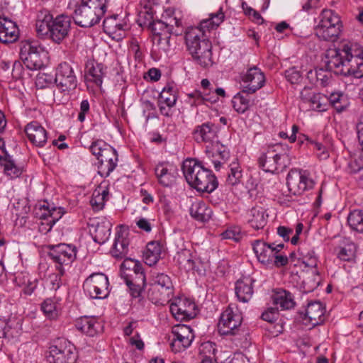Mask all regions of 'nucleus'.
<instances>
[{"mask_svg":"<svg viewBox=\"0 0 363 363\" xmlns=\"http://www.w3.org/2000/svg\"><path fill=\"white\" fill-rule=\"evenodd\" d=\"M182 171L188 184L197 191L211 193L218 187L216 176L197 160H184Z\"/></svg>","mask_w":363,"mask_h":363,"instance_id":"f257e3e1","label":"nucleus"},{"mask_svg":"<svg viewBox=\"0 0 363 363\" xmlns=\"http://www.w3.org/2000/svg\"><path fill=\"white\" fill-rule=\"evenodd\" d=\"M185 43L187 50L197 64L204 68L212 66V44L206 38L202 30L189 28L185 33Z\"/></svg>","mask_w":363,"mask_h":363,"instance_id":"f03ea898","label":"nucleus"},{"mask_svg":"<svg viewBox=\"0 0 363 363\" xmlns=\"http://www.w3.org/2000/svg\"><path fill=\"white\" fill-rule=\"evenodd\" d=\"M242 315L236 306L230 304L221 313L218 330L221 335L233 336L239 342L247 340V331L242 325Z\"/></svg>","mask_w":363,"mask_h":363,"instance_id":"7ed1b4c3","label":"nucleus"},{"mask_svg":"<svg viewBox=\"0 0 363 363\" xmlns=\"http://www.w3.org/2000/svg\"><path fill=\"white\" fill-rule=\"evenodd\" d=\"M325 58V67L334 74L355 79L363 77V60L344 58L337 50L328 51Z\"/></svg>","mask_w":363,"mask_h":363,"instance_id":"20e7f679","label":"nucleus"},{"mask_svg":"<svg viewBox=\"0 0 363 363\" xmlns=\"http://www.w3.org/2000/svg\"><path fill=\"white\" fill-rule=\"evenodd\" d=\"M259 167L264 172L279 174L284 172L291 164L289 151L284 149L281 144L269 146L258 159Z\"/></svg>","mask_w":363,"mask_h":363,"instance_id":"39448f33","label":"nucleus"},{"mask_svg":"<svg viewBox=\"0 0 363 363\" xmlns=\"http://www.w3.org/2000/svg\"><path fill=\"white\" fill-rule=\"evenodd\" d=\"M174 291L171 278L164 273H157L153 276L147 297L153 303L164 306L173 297Z\"/></svg>","mask_w":363,"mask_h":363,"instance_id":"423d86ee","label":"nucleus"},{"mask_svg":"<svg viewBox=\"0 0 363 363\" xmlns=\"http://www.w3.org/2000/svg\"><path fill=\"white\" fill-rule=\"evenodd\" d=\"M315 28L316 35L325 41H335L339 37L342 23L340 17L331 9H323Z\"/></svg>","mask_w":363,"mask_h":363,"instance_id":"0eeeda50","label":"nucleus"},{"mask_svg":"<svg viewBox=\"0 0 363 363\" xmlns=\"http://www.w3.org/2000/svg\"><path fill=\"white\" fill-rule=\"evenodd\" d=\"M48 256L55 263V268L61 275H64L66 268L76 259L77 249L71 244L60 243L58 245H48Z\"/></svg>","mask_w":363,"mask_h":363,"instance_id":"6e6552de","label":"nucleus"},{"mask_svg":"<svg viewBox=\"0 0 363 363\" xmlns=\"http://www.w3.org/2000/svg\"><path fill=\"white\" fill-rule=\"evenodd\" d=\"M77 352L73 344L65 338H59L49 347L47 359L50 363H75Z\"/></svg>","mask_w":363,"mask_h":363,"instance_id":"1a4fd4ad","label":"nucleus"},{"mask_svg":"<svg viewBox=\"0 0 363 363\" xmlns=\"http://www.w3.org/2000/svg\"><path fill=\"white\" fill-rule=\"evenodd\" d=\"M42 55H45L43 49L37 43L29 40L21 43L20 57L28 69L37 70L43 68L44 62Z\"/></svg>","mask_w":363,"mask_h":363,"instance_id":"9d476101","label":"nucleus"},{"mask_svg":"<svg viewBox=\"0 0 363 363\" xmlns=\"http://www.w3.org/2000/svg\"><path fill=\"white\" fill-rule=\"evenodd\" d=\"M108 277L103 273H94L88 277L84 284V291L91 298L103 299L109 294Z\"/></svg>","mask_w":363,"mask_h":363,"instance_id":"9b49d317","label":"nucleus"},{"mask_svg":"<svg viewBox=\"0 0 363 363\" xmlns=\"http://www.w3.org/2000/svg\"><path fill=\"white\" fill-rule=\"evenodd\" d=\"M288 189L293 195H301L312 189L315 184L306 170H291L286 177Z\"/></svg>","mask_w":363,"mask_h":363,"instance_id":"f8f14e48","label":"nucleus"},{"mask_svg":"<svg viewBox=\"0 0 363 363\" xmlns=\"http://www.w3.org/2000/svg\"><path fill=\"white\" fill-rule=\"evenodd\" d=\"M54 82L62 92L69 91L77 87V77L68 62H63L58 65Z\"/></svg>","mask_w":363,"mask_h":363,"instance_id":"ddd939ff","label":"nucleus"},{"mask_svg":"<svg viewBox=\"0 0 363 363\" xmlns=\"http://www.w3.org/2000/svg\"><path fill=\"white\" fill-rule=\"evenodd\" d=\"M194 337V335L189 326L184 324L174 325L170 335L172 351L179 352L186 350L191 345Z\"/></svg>","mask_w":363,"mask_h":363,"instance_id":"4468645a","label":"nucleus"},{"mask_svg":"<svg viewBox=\"0 0 363 363\" xmlns=\"http://www.w3.org/2000/svg\"><path fill=\"white\" fill-rule=\"evenodd\" d=\"M284 247L283 243L275 245L268 244L261 240H256L252 243L253 251L259 262L264 265L272 263L274 256Z\"/></svg>","mask_w":363,"mask_h":363,"instance_id":"2eb2a0df","label":"nucleus"},{"mask_svg":"<svg viewBox=\"0 0 363 363\" xmlns=\"http://www.w3.org/2000/svg\"><path fill=\"white\" fill-rule=\"evenodd\" d=\"M102 17L96 11H93L82 4L76 6L72 16L74 22L82 28L94 26L100 22Z\"/></svg>","mask_w":363,"mask_h":363,"instance_id":"dca6fc26","label":"nucleus"},{"mask_svg":"<svg viewBox=\"0 0 363 363\" xmlns=\"http://www.w3.org/2000/svg\"><path fill=\"white\" fill-rule=\"evenodd\" d=\"M244 83L242 89L248 93H255L261 89L265 83L264 73L257 67L249 68L246 73L242 77Z\"/></svg>","mask_w":363,"mask_h":363,"instance_id":"f3484780","label":"nucleus"},{"mask_svg":"<svg viewBox=\"0 0 363 363\" xmlns=\"http://www.w3.org/2000/svg\"><path fill=\"white\" fill-rule=\"evenodd\" d=\"M70 28V18L67 16H59L51 24L50 32L47 38L51 39L56 43H60L67 35Z\"/></svg>","mask_w":363,"mask_h":363,"instance_id":"a211bd4d","label":"nucleus"},{"mask_svg":"<svg viewBox=\"0 0 363 363\" xmlns=\"http://www.w3.org/2000/svg\"><path fill=\"white\" fill-rule=\"evenodd\" d=\"M196 304L188 298L179 299L170 306V311L177 319L190 320L196 315Z\"/></svg>","mask_w":363,"mask_h":363,"instance_id":"6ab92c4d","label":"nucleus"},{"mask_svg":"<svg viewBox=\"0 0 363 363\" xmlns=\"http://www.w3.org/2000/svg\"><path fill=\"white\" fill-rule=\"evenodd\" d=\"M159 183L163 186H172L178 174V170L173 164L167 162L158 164L155 169Z\"/></svg>","mask_w":363,"mask_h":363,"instance_id":"aec40b11","label":"nucleus"},{"mask_svg":"<svg viewBox=\"0 0 363 363\" xmlns=\"http://www.w3.org/2000/svg\"><path fill=\"white\" fill-rule=\"evenodd\" d=\"M2 152L0 154V166L3 168L4 174L10 179L20 177L24 171L23 166L17 164L6 150Z\"/></svg>","mask_w":363,"mask_h":363,"instance_id":"412c9836","label":"nucleus"},{"mask_svg":"<svg viewBox=\"0 0 363 363\" xmlns=\"http://www.w3.org/2000/svg\"><path fill=\"white\" fill-rule=\"evenodd\" d=\"M98 160L99 172L108 177L117 166L118 161L117 151L109 145L107 149L105 148L103 155Z\"/></svg>","mask_w":363,"mask_h":363,"instance_id":"4be33fe9","label":"nucleus"},{"mask_svg":"<svg viewBox=\"0 0 363 363\" xmlns=\"http://www.w3.org/2000/svg\"><path fill=\"white\" fill-rule=\"evenodd\" d=\"M86 79L89 82H94L101 86L103 78L106 75V67L101 63H98L94 60L88 59L85 64Z\"/></svg>","mask_w":363,"mask_h":363,"instance_id":"5701e85b","label":"nucleus"},{"mask_svg":"<svg viewBox=\"0 0 363 363\" xmlns=\"http://www.w3.org/2000/svg\"><path fill=\"white\" fill-rule=\"evenodd\" d=\"M19 37V30L15 22L0 17V42L9 44L16 42Z\"/></svg>","mask_w":363,"mask_h":363,"instance_id":"b1692460","label":"nucleus"},{"mask_svg":"<svg viewBox=\"0 0 363 363\" xmlns=\"http://www.w3.org/2000/svg\"><path fill=\"white\" fill-rule=\"evenodd\" d=\"M29 140L36 146L43 147L47 142V132L38 122L33 121L25 128Z\"/></svg>","mask_w":363,"mask_h":363,"instance_id":"393cba45","label":"nucleus"},{"mask_svg":"<svg viewBox=\"0 0 363 363\" xmlns=\"http://www.w3.org/2000/svg\"><path fill=\"white\" fill-rule=\"evenodd\" d=\"M216 136V127L211 122L197 125L193 131V138L198 143H210Z\"/></svg>","mask_w":363,"mask_h":363,"instance_id":"a878e982","label":"nucleus"},{"mask_svg":"<svg viewBox=\"0 0 363 363\" xmlns=\"http://www.w3.org/2000/svg\"><path fill=\"white\" fill-rule=\"evenodd\" d=\"M255 280L249 277L238 279L235 283V294L238 300L247 303L254 293L253 284Z\"/></svg>","mask_w":363,"mask_h":363,"instance_id":"bb28decb","label":"nucleus"},{"mask_svg":"<svg viewBox=\"0 0 363 363\" xmlns=\"http://www.w3.org/2000/svg\"><path fill=\"white\" fill-rule=\"evenodd\" d=\"M325 308L320 301L309 303L306 309L305 319L313 326L322 323L324 320L323 315Z\"/></svg>","mask_w":363,"mask_h":363,"instance_id":"cd10ccee","label":"nucleus"},{"mask_svg":"<svg viewBox=\"0 0 363 363\" xmlns=\"http://www.w3.org/2000/svg\"><path fill=\"white\" fill-rule=\"evenodd\" d=\"M76 328L82 333L93 337L101 329V323L94 317L83 316L76 321Z\"/></svg>","mask_w":363,"mask_h":363,"instance_id":"c85d7f7f","label":"nucleus"},{"mask_svg":"<svg viewBox=\"0 0 363 363\" xmlns=\"http://www.w3.org/2000/svg\"><path fill=\"white\" fill-rule=\"evenodd\" d=\"M52 16L48 11H41L37 16L35 28L38 35L42 38H47L50 32L51 24L54 22Z\"/></svg>","mask_w":363,"mask_h":363,"instance_id":"c756f323","label":"nucleus"},{"mask_svg":"<svg viewBox=\"0 0 363 363\" xmlns=\"http://www.w3.org/2000/svg\"><path fill=\"white\" fill-rule=\"evenodd\" d=\"M191 216L201 222H207L213 214L212 209L203 201H199L193 203L189 208Z\"/></svg>","mask_w":363,"mask_h":363,"instance_id":"7c9ffc66","label":"nucleus"},{"mask_svg":"<svg viewBox=\"0 0 363 363\" xmlns=\"http://www.w3.org/2000/svg\"><path fill=\"white\" fill-rule=\"evenodd\" d=\"M252 94L244 91V89H242L241 91L235 94L232 99L235 111L239 113H244L250 106H253L255 104V99L250 96V94Z\"/></svg>","mask_w":363,"mask_h":363,"instance_id":"2f4dec72","label":"nucleus"},{"mask_svg":"<svg viewBox=\"0 0 363 363\" xmlns=\"http://www.w3.org/2000/svg\"><path fill=\"white\" fill-rule=\"evenodd\" d=\"M272 298L273 303L277 307V309L280 308L281 310H289L295 306L294 296L291 292L284 289H279L275 291Z\"/></svg>","mask_w":363,"mask_h":363,"instance_id":"473e14b6","label":"nucleus"},{"mask_svg":"<svg viewBox=\"0 0 363 363\" xmlns=\"http://www.w3.org/2000/svg\"><path fill=\"white\" fill-rule=\"evenodd\" d=\"M128 241L125 232L119 231L116 233L113 245L111 250V255L116 258H123L128 251Z\"/></svg>","mask_w":363,"mask_h":363,"instance_id":"72a5a7b5","label":"nucleus"},{"mask_svg":"<svg viewBox=\"0 0 363 363\" xmlns=\"http://www.w3.org/2000/svg\"><path fill=\"white\" fill-rule=\"evenodd\" d=\"M248 223L256 229H262L267 223L265 211L262 207L256 206L252 208L247 213Z\"/></svg>","mask_w":363,"mask_h":363,"instance_id":"f704fd0d","label":"nucleus"},{"mask_svg":"<svg viewBox=\"0 0 363 363\" xmlns=\"http://www.w3.org/2000/svg\"><path fill=\"white\" fill-rule=\"evenodd\" d=\"M111 228L112 223L110 220L106 218L101 219L95 227L94 241L99 244L106 242L109 239Z\"/></svg>","mask_w":363,"mask_h":363,"instance_id":"c9c22d12","label":"nucleus"},{"mask_svg":"<svg viewBox=\"0 0 363 363\" xmlns=\"http://www.w3.org/2000/svg\"><path fill=\"white\" fill-rule=\"evenodd\" d=\"M161 245L157 242L147 243L146 250L143 252L145 263L149 266L155 265L160 259Z\"/></svg>","mask_w":363,"mask_h":363,"instance_id":"e433bc0d","label":"nucleus"},{"mask_svg":"<svg viewBox=\"0 0 363 363\" xmlns=\"http://www.w3.org/2000/svg\"><path fill=\"white\" fill-rule=\"evenodd\" d=\"M337 52L344 58L363 60V48L356 43L344 44Z\"/></svg>","mask_w":363,"mask_h":363,"instance_id":"4c0bfd02","label":"nucleus"},{"mask_svg":"<svg viewBox=\"0 0 363 363\" xmlns=\"http://www.w3.org/2000/svg\"><path fill=\"white\" fill-rule=\"evenodd\" d=\"M43 208H45V210L47 211L46 213H44L41 216V218H43L45 220V223H43V225L46 224L49 226V228L47 230V231H50L52 226L55 225V223L64 214L63 208L59 207H52L50 208V206L48 205L45 206V205L43 206Z\"/></svg>","mask_w":363,"mask_h":363,"instance_id":"58836bf2","label":"nucleus"},{"mask_svg":"<svg viewBox=\"0 0 363 363\" xmlns=\"http://www.w3.org/2000/svg\"><path fill=\"white\" fill-rule=\"evenodd\" d=\"M60 299L56 297L48 298L41 303V310L50 319H56L60 314Z\"/></svg>","mask_w":363,"mask_h":363,"instance_id":"ea45409f","label":"nucleus"},{"mask_svg":"<svg viewBox=\"0 0 363 363\" xmlns=\"http://www.w3.org/2000/svg\"><path fill=\"white\" fill-rule=\"evenodd\" d=\"M174 259L179 267L186 271H190L194 269L195 262L189 250L182 249L177 253Z\"/></svg>","mask_w":363,"mask_h":363,"instance_id":"a19ab883","label":"nucleus"},{"mask_svg":"<svg viewBox=\"0 0 363 363\" xmlns=\"http://www.w3.org/2000/svg\"><path fill=\"white\" fill-rule=\"evenodd\" d=\"M321 277L315 268H310L307 277L303 281V288L305 293L313 291L320 284Z\"/></svg>","mask_w":363,"mask_h":363,"instance_id":"79ce46f5","label":"nucleus"},{"mask_svg":"<svg viewBox=\"0 0 363 363\" xmlns=\"http://www.w3.org/2000/svg\"><path fill=\"white\" fill-rule=\"evenodd\" d=\"M326 69L320 68L314 71L311 70L308 72V77L311 80L315 79L317 85L325 87L330 84L331 79V71H329L327 68Z\"/></svg>","mask_w":363,"mask_h":363,"instance_id":"37998d69","label":"nucleus"},{"mask_svg":"<svg viewBox=\"0 0 363 363\" xmlns=\"http://www.w3.org/2000/svg\"><path fill=\"white\" fill-rule=\"evenodd\" d=\"M328 99V103L339 113L344 111L349 105L347 96L342 92H333Z\"/></svg>","mask_w":363,"mask_h":363,"instance_id":"c03bdc74","label":"nucleus"},{"mask_svg":"<svg viewBox=\"0 0 363 363\" xmlns=\"http://www.w3.org/2000/svg\"><path fill=\"white\" fill-rule=\"evenodd\" d=\"M177 101L176 90L174 86L167 85L164 87L160 94L159 103L168 107H173Z\"/></svg>","mask_w":363,"mask_h":363,"instance_id":"a18cd8bd","label":"nucleus"},{"mask_svg":"<svg viewBox=\"0 0 363 363\" xmlns=\"http://www.w3.org/2000/svg\"><path fill=\"white\" fill-rule=\"evenodd\" d=\"M347 223L353 230L363 233V211H352L347 217Z\"/></svg>","mask_w":363,"mask_h":363,"instance_id":"49530a36","label":"nucleus"},{"mask_svg":"<svg viewBox=\"0 0 363 363\" xmlns=\"http://www.w3.org/2000/svg\"><path fill=\"white\" fill-rule=\"evenodd\" d=\"M228 167L230 172L228 174L226 182L228 185L234 186L238 184L241 180L242 177V169L237 159H235Z\"/></svg>","mask_w":363,"mask_h":363,"instance_id":"de8ad7c7","label":"nucleus"},{"mask_svg":"<svg viewBox=\"0 0 363 363\" xmlns=\"http://www.w3.org/2000/svg\"><path fill=\"white\" fill-rule=\"evenodd\" d=\"M356 252V245L352 242H350L343 247H340L337 252V257L342 261L350 262L354 259Z\"/></svg>","mask_w":363,"mask_h":363,"instance_id":"09e8293b","label":"nucleus"},{"mask_svg":"<svg viewBox=\"0 0 363 363\" xmlns=\"http://www.w3.org/2000/svg\"><path fill=\"white\" fill-rule=\"evenodd\" d=\"M308 103L310 104V108L314 111L322 112L328 109V97L320 93H316Z\"/></svg>","mask_w":363,"mask_h":363,"instance_id":"8fccbe9b","label":"nucleus"},{"mask_svg":"<svg viewBox=\"0 0 363 363\" xmlns=\"http://www.w3.org/2000/svg\"><path fill=\"white\" fill-rule=\"evenodd\" d=\"M107 0H82L81 4L104 16L107 9Z\"/></svg>","mask_w":363,"mask_h":363,"instance_id":"3c124183","label":"nucleus"},{"mask_svg":"<svg viewBox=\"0 0 363 363\" xmlns=\"http://www.w3.org/2000/svg\"><path fill=\"white\" fill-rule=\"evenodd\" d=\"M224 18L225 15L222 8H220L218 12L211 13L208 19L202 21L201 26L208 29H213L218 27L224 21Z\"/></svg>","mask_w":363,"mask_h":363,"instance_id":"603ef678","label":"nucleus"},{"mask_svg":"<svg viewBox=\"0 0 363 363\" xmlns=\"http://www.w3.org/2000/svg\"><path fill=\"white\" fill-rule=\"evenodd\" d=\"M108 195V192L104 190L102 192L94 191L90 200V203L93 208L96 211L101 210L105 204V197Z\"/></svg>","mask_w":363,"mask_h":363,"instance_id":"864d4df0","label":"nucleus"},{"mask_svg":"<svg viewBox=\"0 0 363 363\" xmlns=\"http://www.w3.org/2000/svg\"><path fill=\"white\" fill-rule=\"evenodd\" d=\"M302 255V262L306 267L309 268H315L318 264V258L313 250L306 252L303 248L300 249Z\"/></svg>","mask_w":363,"mask_h":363,"instance_id":"5fc2aeb1","label":"nucleus"},{"mask_svg":"<svg viewBox=\"0 0 363 363\" xmlns=\"http://www.w3.org/2000/svg\"><path fill=\"white\" fill-rule=\"evenodd\" d=\"M220 236L223 239H229L235 242H239L242 238V234L240 227L233 226L223 231L220 234Z\"/></svg>","mask_w":363,"mask_h":363,"instance_id":"6e6d98bb","label":"nucleus"},{"mask_svg":"<svg viewBox=\"0 0 363 363\" xmlns=\"http://www.w3.org/2000/svg\"><path fill=\"white\" fill-rule=\"evenodd\" d=\"M21 330V324L20 323V321L15 318L10 319L6 323L4 328V335L5 336H14L18 335Z\"/></svg>","mask_w":363,"mask_h":363,"instance_id":"4d7b16f0","label":"nucleus"},{"mask_svg":"<svg viewBox=\"0 0 363 363\" xmlns=\"http://www.w3.org/2000/svg\"><path fill=\"white\" fill-rule=\"evenodd\" d=\"M150 17V23L148 28L151 30L152 33L155 35H162V32L167 29L163 20H153L152 16L147 13Z\"/></svg>","mask_w":363,"mask_h":363,"instance_id":"13d9d810","label":"nucleus"},{"mask_svg":"<svg viewBox=\"0 0 363 363\" xmlns=\"http://www.w3.org/2000/svg\"><path fill=\"white\" fill-rule=\"evenodd\" d=\"M108 146L109 145L104 140H97L91 143L89 149L91 153L95 155L98 160L103 155L105 148L107 149Z\"/></svg>","mask_w":363,"mask_h":363,"instance_id":"bf43d9fd","label":"nucleus"},{"mask_svg":"<svg viewBox=\"0 0 363 363\" xmlns=\"http://www.w3.org/2000/svg\"><path fill=\"white\" fill-rule=\"evenodd\" d=\"M363 169V158L362 157L351 158L347 163L346 170L350 174H356Z\"/></svg>","mask_w":363,"mask_h":363,"instance_id":"052dcab7","label":"nucleus"},{"mask_svg":"<svg viewBox=\"0 0 363 363\" xmlns=\"http://www.w3.org/2000/svg\"><path fill=\"white\" fill-rule=\"evenodd\" d=\"M127 285L145 286V276L144 273L138 274H127L125 278Z\"/></svg>","mask_w":363,"mask_h":363,"instance_id":"680f3d73","label":"nucleus"},{"mask_svg":"<svg viewBox=\"0 0 363 363\" xmlns=\"http://www.w3.org/2000/svg\"><path fill=\"white\" fill-rule=\"evenodd\" d=\"M163 18L168 34L174 33L175 35H178V32L177 30H174V26L179 27L182 25L181 20L176 17L171 16H169L168 18L163 16Z\"/></svg>","mask_w":363,"mask_h":363,"instance_id":"e2e57ef3","label":"nucleus"},{"mask_svg":"<svg viewBox=\"0 0 363 363\" xmlns=\"http://www.w3.org/2000/svg\"><path fill=\"white\" fill-rule=\"evenodd\" d=\"M279 316L277 307H270L262 313V318L269 323H273L277 320Z\"/></svg>","mask_w":363,"mask_h":363,"instance_id":"0e129e2a","label":"nucleus"},{"mask_svg":"<svg viewBox=\"0 0 363 363\" xmlns=\"http://www.w3.org/2000/svg\"><path fill=\"white\" fill-rule=\"evenodd\" d=\"M53 77L50 74L39 73L36 79V85L40 88L48 86L53 82Z\"/></svg>","mask_w":363,"mask_h":363,"instance_id":"69168bd1","label":"nucleus"},{"mask_svg":"<svg viewBox=\"0 0 363 363\" xmlns=\"http://www.w3.org/2000/svg\"><path fill=\"white\" fill-rule=\"evenodd\" d=\"M285 76L286 79L291 84H298L301 79V75L299 71L294 67L286 71Z\"/></svg>","mask_w":363,"mask_h":363,"instance_id":"338daca9","label":"nucleus"},{"mask_svg":"<svg viewBox=\"0 0 363 363\" xmlns=\"http://www.w3.org/2000/svg\"><path fill=\"white\" fill-rule=\"evenodd\" d=\"M62 275L60 274V272L49 275L48 278V281L49 282V284L51 285V289L56 291L57 289L60 288L62 284Z\"/></svg>","mask_w":363,"mask_h":363,"instance_id":"774afa93","label":"nucleus"}]
</instances>
